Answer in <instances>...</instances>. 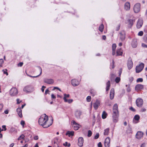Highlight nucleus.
Masks as SVG:
<instances>
[{
    "instance_id": "f257e3e1",
    "label": "nucleus",
    "mask_w": 147,
    "mask_h": 147,
    "mask_svg": "<svg viewBox=\"0 0 147 147\" xmlns=\"http://www.w3.org/2000/svg\"><path fill=\"white\" fill-rule=\"evenodd\" d=\"M48 119V116L47 115L45 114L42 115L38 119L39 124L41 125L44 128H47L49 127L52 124L53 121V119L52 118H51V122L49 123L47 122Z\"/></svg>"
},
{
    "instance_id": "f03ea898",
    "label": "nucleus",
    "mask_w": 147,
    "mask_h": 147,
    "mask_svg": "<svg viewBox=\"0 0 147 147\" xmlns=\"http://www.w3.org/2000/svg\"><path fill=\"white\" fill-rule=\"evenodd\" d=\"M119 113L118 107L117 104H115L113 106V109L112 117L114 122L116 123L118 121Z\"/></svg>"
},
{
    "instance_id": "7ed1b4c3",
    "label": "nucleus",
    "mask_w": 147,
    "mask_h": 147,
    "mask_svg": "<svg viewBox=\"0 0 147 147\" xmlns=\"http://www.w3.org/2000/svg\"><path fill=\"white\" fill-rule=\"evenodd\" d=\"M34 90V88L32 86L28 85L24 87L23 91L26 93H30L33 92Z\"/></svg>"
},
{
    "instance_id": "20e7f679",
    "label": "nucleus",
    "mask_w": 147,
    "mask_h": 147,
    "mask_svg": "<svg viewBox=\"0 0 147 147\" xmlns=\"http://www.w3.org/2000/svg\"><path fill=\"white\" fill-rule=\"evenodd\" d=\"M18 93L17 89L16 88H12L9 91V94L11 96H15Z\"/></svg>"
},
{
    "instance_id": "39448f33",
    "label": "nucleus",
    "mask_w": 147,
    "mask_h": 147,
    "mask_svg": "<svg viewBox=\"0 0 147 147\" xmlns=\"http://www.w3.org/2000/svg\"><path fill=\"white\" fill-rule=\"evenodd\" d=\"M144 66V64L142 63H141L139 65L136 66V72L139 73L143 69Z\"/></svg>"
},
{
    "instance_id": "423d86ee",
    "label": "nucleus",
    "mask_w": 147,
    "mask_h": 147,
    "mask_svg": "<svg viewBox=\"0 0 147 147\" xmlns=\"http://www.w3.org/2000/svg\"><path fill=\"white\" fill-rule=\"evenodd\" d=\"M140 4L139 3H136L134 5V10L135 13H138L140 11Z\"/></svg>"
},
{
    "instance_id": "0eeeda50",
    "label": "nucleus",
    "mask_w": 147,
    "mask_h": 147,
    "mask_svg": "<svg viewBox=\"0 0 147 147\" xmlns=\"http://www.w3.org/2000/svg\"><path fill=\"white\" fill-rule=\"evenodd\" d=\"M127 65L129 69H131L133 66V64L130 57H129L128 59Z\"/></svg>"
},
{
    "instance_id": "6e6552de",
    "label": "nucleus",
    "mask_w": 147,
    "mask_h": 147,
    "mask_svg": "<svg viewBox=\"0 0 147 147\" xmlns=\"http://www.w3.org/2000/svg\"><path fill=\"white\" fill-rule=\"evenodd\" d=\"M137 106L138 107H141L143 104V100L140 98H137L136 100Z\"/></svg>"
},
{
    "instance_id": "1a4fd4ad",
    "label": "nucleus",
    "mask_w": 147,
    "mask_h": 147,
    "mask_svg": "<svg viewBox=\"0 0 147 147\" xmlns=\"http://www.w3.org/2000/svg\"><path fill=\"white\" fill-rule=\"evenodd\" d=\"M71 123H72L73 126L74 127V129L75 130H78L79 128L81 126L80 125L77 123L74 120L72 121Z\"/></svg>"
},
{
    "instance_id": "9d476101",
    "label": "nucleus",
    "mask_w": 147,
    "mask_h": 147,
    "mask_svg": "<svg viewBox=\"0 0 147 147\" xmlns=\"http://www.w3.org/2000/svg\"><path fill=\"white\" fill-rule=\"evenodd\" d=\"M119 35L121 41L124 40L125 38V32L124 31H122L120 32Z\"/></svg>"
},
{
    "instance_id": "9b49d317",
    "label": "nucleus",
    "mask_w": 147,
    "mask_h": 147,
    "mask_svg": "<svg viewBox=\"0 0 147 147\" xmlns=\"http://www.w3.org/2000/svg\"><path fill=\"white\" fill-rule=\"evenodd\" d=\"M143 133L141 131H138L136 135V138L138 139H140L143 137Z\"/></svg>"
},
{
    "instance_id": "f8f14e48",
    "label": "nucleus",
    "mask_w": 147,
    "mask_h": 147,
    "mask_svg": "<svg viewBox=\"0 0 147 147\" xmlns=\"http://www.w3.org/2000/svg\"><path fill=\"white\" fill-rule=\"evenodd\" d=\"M131 45L133 48H135L138 45L137 39L136 38L133 39L131 43Z\"/></svg>"
},
{
    "instance_id": "ddd939ff",
    "label": "nucleus",
    "mask_w": 147,
    "mask_h": 147,
    "mask_svg": "<svg viewBox=\"0 0 147 147\" xmlns=\"http://www.w3.org/2000/svg\"><path fill=\"white\" fill-rule=\"evenodd\" d=\"M44 81L45 83L49 84H53L54 82V80L52 79L45 78Z\"/></svg>"
},
{
    "instance_id": "4468645a",
    "label": "nucleus",
    "mask_w": 147,
    "mask_h": 147,
    "mask_svg": "<svg viewBox=\"0 0 147 147\" xmlns=\"http://www.w3.org/2000/svg\"><path fill=\"white\" fill-rule=\"evenodd\" d=\"M74 115L77 119H80L82 115V112L80 111L77 110L75 112Z\"/></svg>"
},
{
    "instance_id": "2eb2a0df",
    "label": "nucleus",
    "mask_w": 147,
    "mask_h": 147,
    "mask_svg": "<svg viewBox=\"0 0 147 147\" xmlns=\"http://www.w3.org/2000/svg\"><path fill=\"white\" fill-rule=\"evenodd\" d=\"M71 82L72 85L74 86H78L80 84L79 82L75 79L72 80Z\"/></svg>"
},
{
    "instance_id": "dca6fc26",
    "label": "nucleus",
    "mask_w": 147,
    "mask_h": 147,
    "mask_svg": "<svg viewBox=\"0 0 147 147\" xmlns=\"http://www.w3.org/2000/svg\"><path fill=\"white\" fill-rule=\"evenodd\" d=\"M78 145L80 147H82L83 146V144L84 143V139L82 137H80L78 139Z\"/></svg>"
},
{
    "instance_id": "f3484780",
    "label": "nucleus",
    "mask_w": 147,
    "mask_h": 147,
    "mask_svg": "<svg viewBox=\"0 0 147 147\" xmlns=\"http://www.w3.org/2000/svg\"><path fill=\"white\" fill-rule=\"evenodd\" d=\"M110 143V138L109 137H107L105 140V147H109Z\"/></svg>"
},
{
    "instance_id": "a211bd4d",
    "label": "nucleus",
    "mask_w": 147,
    "mask_h": 147,
    "mask_svg": "<svg viewBox=\"0 0 147 147\" xmlns=\"http://www.w3.org/2000/svg\"><path fill=\"white\" fill-rule=\"evenodd\" d=\"M135 22V19L134 18L129 19L128 20V27L129 28H131Z\"/></svg>"
},
{
    "instance_id": "6ab92c4d",
    "label": "nucleus",
    "mask_w": 147,
    "mask_h": 147,
    "mask_svg": "<svg viewBox=\"0 0 147 147\" xmlns=\"http://www.w3.org/2000/svg\"><path fill=\"white\" fill-rule=\"evenodd\" d=\"M143 20L141 19H138L137 24V27L138 28H140L142 26L143 24Z\"/></svg>"
},
{
    "instance_id": "aec40b11",
    "label": "nucleus",
    "mask_w": 147,
    "mask_h": 147,
    "mask_svg": "<svg viewBox=\"0 0 147 147\" xmlns=\"http://www.w3.org/2000/svg\"><path fill=\"white\" fill-rule=\"evenodd\" d=\"M144 88V86L140 84H138L136 86L135 90L136 91H138L141 90L143 89Z\"/></svg>"
},
{
    "instance_id": "412c9836",
    "label": "nucleus",
    "mask_w": 147,
    "mask_h": 147,
    "mask_svg": "<svg viewBox=\"0 0 147 147\" xmlns=\"http://www.w3.org/2000/svg\"><path fill=\"white\" fill-rule=\"evenodd\" d=\"M115 92L113 88H112L110 93V98L111 100L113 99L114 96Z\"/></svg>"
},
{
    "instance_id": "4be33fe9",
    "label": "nucleus",
    "mask_w": 147,
    "mask_h": 147,
    "mask_svg": "<svg viewBox=\"0 0 147 147\" xmlns=\"http://www.w3.org/2000/svg\"><path fill=\"white\" fill-rule=\"evenodd\" d=\"M100 105V102L98 100H97L94 103V107L95 110H97L98 107Z\"/></svg>"
},
{
    "instance_id": "5701e85b",
    "label": "nucleus",
    "mask_w": 147,
    "mask_h": 147,
    "mask_svg": "<svg viewBox=\"0 0 147 147\" xmlns=\"http://www.w3.org/2000/svg\"><path fill=\"white\" fill-rule=\"evenodd\" d=\"M16 111L19 116L20 118H22V111L21 109V107H19L17 109Z\"/></svg>"
},
{
    "instance_id": "b1692460",
    "label": "nucleus",
    "mask_w": 147,
    "mask_h": 147,
    "mask_svg": "<svg viewBox=\"0 0 147 147\" xmlns=\"http://www.w3.org/2000/svg\"><path fill=\"white\" fill-rule=\"evenodd\" d=\"M124 8L126 10H129L130 8V4L129 2H126L125 4Z\"/></svg>"
},
{
    "instance_id": "393cba45",
    "label": "nucleus",
    "mask_w": 147,
    "mask_h": 147,
    "mask_svg": "<svg viewBox=\"0 0 147 147\" xmlns=\"http://www.w3.org/2000/svg\"><path fill=\"white\" fill-rule=\"evenodd\" d=\"M116 56L122 55L123 54L121 48L117 49L116 52Z\"/></svg>"
},
{
    "instance_id": "a878e982",
    "label": "nucleus",
    "mask_w": 147,
    "mask_h": 147,
    "mask_svg": "<svg viewBox=\"0 0 147 147\" xmlns=\"http://www.w3.org/2000/svg\"><path fill=\"white\" fill-rule=\"evenodd\" d=\"M110 87V82L109 81H108L106 83V91H108Z\"/></svg>"
},
{
    "instance_id": "bb28decb",
    "label": "nucleus",
    "mask_w": 147,
    "mask_h": 147,
    "mask_svg": "<svg viewBox=\"0 0 147 147\" xmlns=\"http://www.w3.org/2000/svg\"><path fill=\"white\" fill-rule=\"evenodd\" d=\"M74 131H68L66 134V135L68 136L69 137L74 135Z\"/></svg>"
},
{
    "instance_id": "cd10ccee",
    "label": "nucleus",
    "mask_w": 147,
    "mask_h": 147,
    "mask_svg": "<svg viewBox=\"0 0 147 147\" xmlns=\"http://www.w3.org/2000/svg\"><path fill=\"white\" fill-rule=\"evenodd\" d=\"M53 143H57L60 144V140H59L57 138H54L53 141Z\"/></svg>"
},
{
    "instance_id": "c85d7f7f",
    "label": "nucleus",
    "mask_w": 147,
    "mask_h": 147,
    "mask_svg": "<svg viewBox=\"0 0 147 147\" xmlns=\"http://www.w3.org/2000/svg\"><path fill=\"white\" fill-rule=\"evenodd\" d=\"M109 129L107 128L104 130V134L105 136H107L108 135L109 133Z\"/></svg>"
},
{
    "instance_id": "c756f323",
    "label": "nucleus",
    "mask_w": 147,
    "mask_h": 147,
    "mask_svg": "<svg viewBox=\"0 0 147 147\" xmlns=\"http://www.w3.org/2000/svg\"><path fill=\"white\" fill-rule=\"evenodd\" d=\"M90 93L92 96H94L96 94V91L94 89H92L90 90Z\"/></svg>"
},
{
    "instance_id": "7c9ffc66",
    "label": "nucleus",
    "mask_w": 147,
    "mask_h": 147,
    "mask_svg": "<svg viewBox=\"0 0 147 147\" xmlns=\"http://www.w3.org/2000/svg\"><path fill=\"white\" fill-rule=\"evenodd\" d=\"M39 70H40V74L38 75V76H29L30 77H32V78H36V77H38L39 76H40V75H41V74H42V68H41V67H38Z\"/></svg>"
},
{
    "instance_id": "2f4dec72",
    "label": "nucleus",
    "mask_w": 147,
    "mask_h": 147,
    "mask_svg": "<svg viewBox=\"0 0 147 147\" xmlns=\"http://www.w3.org/2000/svg\"><path fill=\"white\" fill-rule=\"evenodd\" d=\"M107 113L105 111H103L102 112V118L103 119H105L107 117Z\"/></svg>"
},
{
    "instance_id": "473e14b6",
    "label": "nucleus",
    "mask_w": 147,
    "mask_h": 147,
    "mask_svg": "<svg viewBox=\"0 0 147 147\" xmlns=\"http://www.w3.org/2000/svg\"><path fill=\"white\" fill-rule=\"evenodd\" d=\"M69 97V94H64L63 100L64 101H67V98H68Z\"/></svg>"
},
{
    "instance_id": "72a5a7b5",
    "label": "nucleus",
    "mask_w": 147,
    "mask_h": 147,
    "mask_svg": "<svg viewBox=\"0 0 147 147\" xmlns=\"http://www.w3.org/2000/svg\"><path fill=\"white\" fill-rule=\"evenodd\" d=\"M10 132L11 133H17V131L16 129L14 127H12L10 129Z\"/></svg>"
},
{
    "instance_id": "f704fd0d",
    "label": "nucleus",
    "mask_w": 147,
    "mask_h": 147,
    "mask_svg": "<svg viewBox=\"0 0 147 147\" xmlns=\"http://www.w3.org/2000/svg\"><path fill=\"white\" fill-rule=\"evenodd\" d=\"M140 117L138 115H136L134 117L133 120H135L136 121H138L140 119Z\"/></svg>"
},
{
    "instance_id": "c9c22d12",
    "label": "nucleus",
    "mask_w": 147,
    "mask_h": 147,
    "mask_svg": "<svg viewBox=\"0 0 147 147\" xmlns=\"http://www.w3.org/2000/svg\"><path fill=\"white\" fill-rule=\"evenodd\" d=\"M104 27L103 25L102 24H101L99 26L98 29L101 32H102L103 30L104 29Z\"/></svg>"
},
{
    "instance_id": "e433bc0d",
    "label": "nucleus",
    "mask_w": 147,
    "mask_h": 147,
    "mask_svg": "<svg viewBox=\"0 0 147 147\" xmlns=\"http://www.w3.org/2000/svg\"><path fill=\"white\" fill-rule=\"evenodd\" d=\"M63 145L65 146H67L69 147L70 146V144L68 143L67 142H65L63 144Z\"/></svg>"
},
{
    "instance_id": "4c0bfd02",
    "label": "nucleus",
    "mask_w": 147,
    "mask_h": 147,
    "mask_svg": "<svg viewBox=\"0 0 147 147\" xmlns=\"http://www.w3.org/2000/svg\"><path fill=\"white\" fill-rule=\"evenodd\" d=\"M126 131L128 133H132V129L131 127H129L127 129Z\"/></svg>"
},
{
    "instance_id": "58836bf2",
    "label": "nucleus",
    "mask_w": 147,
    "mask_h": 147,
    "mask_svg": "<svg viewBox=\"0 0 147 147\" xmlns=\"http://www.w3.org/2000/svg\"><path fill=\"white\" fill-rule=\"evenodd\" d=\"M116 47V45L115 44H113L112 45V50H115Z\"/></svg>"
},
{
    "instance_id": "ea45409f",
    "label": "nucleus",
    "mask_w": 147,
    "mask_h": 147,
    "mask_svg": "<svg viewBox=\"0 0 147 147\" xmlns=\"http://www.w3.org/2000/svg\"><path fill=\"white\" fill-rule=\"evenodd\" d=\"M25 136L23 134H22L18 138V140H20L21 139H23L24 138Z\"/></svg>"
},
{
    "instance_id": "a19ab883",
    "label": "nucleus",
    "mask_w": 147,
    "mask_h": 147,
    "mask_svg": "<svg viewBox=\"0 0 147 147\" xmlns=\"http://www.w3.org/2000/svg\"><path fill=\"white\" fill-rule=\"evenodd\" d=\"M54 147H60L61 145L60 144L57 143H53Z\"/></svg>"
},
{
    "instance_id": "79ce46f5",
    "label": "nucleus",
    "mask_w": 147,
    "mask_h": 147,
    "mask_svg": "<svg viewBox=\"0 0 147 147\" xmlns=\"http://www.w3.org/2000/svg\"><path fill=\"white\" fill-rule=\"evenodd\" d=\"M143 81V79L142 78H138L136 80V82H142Z\"/></svg>"
},
{
    "instance_id": "37998d69",
    "label": "nucleus",
    "mask_w": 147,
    "mask_h": 147,
    "mask_svg": "<svg viewBox=\"0 0 147 147\" xmlns=\"http://www.w3.org/2000/svg\"><path fill=\"white\" fill-rule=\"evenodd\" d=\"M120 80V78L119 77H117L115 79V81L117 83H119Z\"/></svg>"
},
{
    "instance_id": "c03bdc74",
    "label": "nucleus",
    "mask_w": 147,
    "mask_h": 147,
    "mask_svg": "<svg viewBox=\"0 0 147 147\" xmlns=\"http://www.w3.org/2000/svg\"><path fill=\"white\" fill-rule=\"evenodd\" d=\"M92 134V133L91 131L90 130H89L88 131V137H90L91 136Z\"/></svg>"
},
{
    "instance_id": "a18cd8bd",
    "label": "nucleus",
    "mask_w": 147,
    "mask_h": 147,
    "mask_svg": "<svg viewBox=\"0 0 147 147\" xmlns=\"http://www.w3.org/2000/svg\"><path fill=\"white\" fill-rule=\"evenodd\" d=\"M91 100V97L90 96H88L86 98V100L88 102H90Z\"/></svg>"
},
{
    "instance_id": "49530a36",
    "label": "nucleus",
    "mask_w": 147,
    "mask_h": 147,
    "mask_svg": "<svg viewBox=\"0 0 147 147\" xmlns=\"http://www.w3.org/2000/svg\"><path fill=\"white\" fill-rule=\"evenodd\" d=\"M114 60H113L112 64H111L110 65V68L113 69L114 67Z\"/></svg>"
},
{
    "instance_id": "de8ad7c7",
    "label": "nucleus",
    "mask_w": 147,
    "mask_h": 147,
    "mask_svg": "<svg viewBox=\"0 0 147 147\" xmlns=\"http://www.w3.org/2000/svg\"><path fill=\"white\" fill-rule=\"evenodd\" d=\"M3 60L2 59H0V68L2 66L3 63Z\"/></svg>"
},
{
    "instance_id": "09e8293b",
    "label": "nucleus",
    "mask_w": 147,
    "mask_h": 147,
    "mask_svg": "<svg viewBox=\"0 0 147 147\" xmlns=\"http://www.w3.org/2000/svg\"><path fill=\"white\" fill-rule=\"evenodd\" d=\"M73 101V100L72 99H70L69 100H67V101H64L65 102H67L69 103H71Z\"/></svg>"
},
{
    "instance_id": "8fccbe9b",
    "label": "nucleus",
    "mask_w": 147,
    "mask_h": 147,
    "mask_svg": "<svg viewBox=\"0 0 147 147\" xmlns=\"http://www.w3.org/2000/svg\"><path fill=\"white\" fill-rule=\"evenodd\" d=\"M143 32L142 31H140L138 33V35L139 36H141L143 35Z\"/></svg>"
},
{
    "instance_id": "3c124183",
    "label": "nucleus",
    "mask_w": 147,
    "mask_h": 147,
    "mask_svg": "<svg viewBox=\"0 0 147 147\" xmlns=\"http://www.w3.org/2000/svg\"><path fill=\"white\" fill-rule=\"evenodd\" d=\"M50 92V91H49V89H47L45 91V95H46L47 94H50V93H49Z\"/></svg>"
},
{
    "instance_id": "603ef678",
    "label": "nucleus",
    "mask_w": 147,
    "mask_h": 147,
    "mask_svg": "<svg viewBox=\"0 0 147 147\" xmlns=\"http://www.w3.org/2000/svg\"><path fill=\"white\" fill-rule=\"evenodd\" d=\"M99 137V134L98 133H96V134L94 136V138L95 139H98Z\"/></svg>"
},
{
    "instance_id": "864d4df0",
    "label": "nucleus",
    "mask_w": 147,
    "mask_h": 147,
    "mask_svg": "<svg viewBox=\"0 0 147 147\" xmlns=\"http://www.w3.org/2000/svg\"><path fill=\"white\" fill-rule=\"evenodd\" d=\"M120 25L119 24L117 26L116 28V31H118L120 29Z\"/></svg>"
},
{
    "instance_id": "5fc2aeb1",
    "label": "nucleus",
    "mask_w": 147,
    "mask_h": 147,
    "mask_svg": "<svg viewBox=\"0 0 147 147\" xmlns=\"http://www.w3.org/2000/svg\"><path fill=\"white\" fill-rule=\"evenodd\" d=\"M3 131V129H1V128H0V138L2 137V134L1 133L2 131Z\"/></svg>"
},
{
    "instance_id": "6e6d98bb",
    "label": "nucleus",
    "mask_w": 147,
    "mask_h": 147,
    "mask_svg": "<svg viewBox=\"0 0 147 147\" xmlns=\"http://www.w3.org/2000/svg\"><path fill=\"white\" fill-rule=\"evenodd\" d=\"M3 73L4 74H6L7 76L8 75V73L7 72V70L6 69L5 71L4 70H3Z\"/></svg>"
},
{
    "instance_id": "4d7b16f0",
    "label": "nucleus",
    "mask_w": 147,
    "mask_h": 147,
    "mask_svg": "<svg viewBox=\"0 0 147 147\" xmlns=\"http://www.w3.org/2000/svg\"><path fill=\"white\" fill-rule=\"evenodd\" d=\"M23 65V63L20 62L18 64V65L19 67H21Z\"/></svg>"
},
{
    "instance_id": "13d9d810",
    "label": "nucleus",
    "mask_w": 147,
    "mask_h": 147,
    "mask_svg": "<svg viewBox=\"0 0 147 147\" xmlns=\"http://www.w3.org/2000/svg\"><path fill=\"white\" fill-rule=\"evenodd\" d=\"M142 46L143 47L147 48V45H146L144 43H142Z\"/></svg>"
},
{
    "instance_id": "bf43d9fd",
    "label": "nucleus",
    "mask_w": 147,
    "mask_h": 147,
    "mask_svg": "<svg viewBox=\"0 0 147 147\" xmlns=\"http://www.w3.org/2000/svg\"><path fill=\"white\" fill-rule=\"evenodd\" d=\"M56 89H57L58 90H59V91H61V89H59V88H58L57 87H54V88L53 90H54Z\"/></svg>"
},
{
    "instance_id": "052dcab7",
    "label": "nucleus",
    "mask_w": 147,
    "mask_h": 147,
    "mask_svg": "<svg viewBox=\"0 0 147 147\" xmlns=\"http://www.w3.org/2000/svg\"><path fill=\"white\" fill-rule=\"evenodd\" d=\"M46 88V86H42V87L41 90L42 92H43L44 91V88Z\"/></svg>"
},
{
    "instance_id": "680f3d73",
    "label": "nucleus",
    "mask_w": 147,
    "mask_h": 147,
    "mask_svg": "<svg viewBox=\"0 0 147 147\" xmlns=\"http://www.w3.org/2000/svg\"><path fill=\"white\" fill-rule=\"evenodd\" d=\"M129 109L133 111H135V110L134 109V108L132 107H131L129 108Z\"/></svg>"
},
{
    "instance_id": "e2e57ef3",
    "label": "nucleus",
    "mask_w": 147,
    "mask_h": 147,
    "mask_svg": "<svg viewBox=\"0 0 147 147\" xmlns=\"http://www.w3.org/2000/svg\"><path fill=\"white\" fill-rule=\"evenodd\" d=\"M98 147H102V143L101 142H99L98 144Z\"/></svg>"
},
{
    "instance_id": "0e129e2a",
    "label": "nucleus",
    "mask_w": 147,
    "mask_h": 147,
    "mask_svg": "<svg viewBox=\"0 0 147 147\" xmlns=\"http://www.w3.org/2000/svg\"><path fill=\"white\" fill-rule=\"evenodd\" d=\"M20 123L22 125L24 126L25 124V122L24 121H22Z\"/></svg>"
},
{
    "instance_id": "69168bd1",
    "label": "nucleus",
    "mask_w": 147,
    "mask_h": 147,
    "mask_svg": "<svg viewBox=\"0 0 147 147\" xmlns=\"http://www.w3.org/2000/svg\"><path fill=\"white\" fill-rule=\"evenodd\" d=\"M51 98L53 99H55L56 98V96L53 94H52L51 95Z\"/></svg>"
},
{
    "instance_id": "338daca9",
    "label": "nucleus",
    "mask_w": 147,
    "mask_h": 147,
    "mask_svg": "<svg viewBox=\"0 0 147 147\" xmlns=\"http://www.w3.org/2000/svg\"><path fill=\"white\" fill-rule=\"evenodd\" d=\"M2 127L3 129H4L3 130L6 131V128L5 125H3L2 126Z\"/></svg>"
},
{
    "instance_id": "774afa93",
    "label": "nucleus",
    "mask_w": 147,
    "mask_h": 147,
    "mask_svg": "<svg viewBox=\"0 0 147 147\" xmlns=\"http://www.w3.org/2000/svg\"><path fill=\"white\" fill-rule=\"evenodd\" d=\"M145 41L147 43V36H146L144 38Z\"/></svg>"
}]
</instances>
